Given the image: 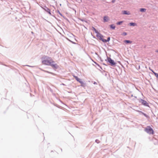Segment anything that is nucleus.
Wrapping results in <instances>:
<instances>
[{
    "instance_id": "nucleus-1",
    "label": "nucleus",
    "mask_w": 158,
    "mask_h": 158,
    "mask_svg": "<svg viewBox=\"0 0 158 158\" xmlns=\"http://www.w3.org/2000/svg\"><path fill=\"white\" fill-rule=\"evenodd\" d=\"M42 63L44 64L50 65L54 69H56L58 67L52 58L47 56L44 57V60L42 61Z\"/></svg>"
},
{
    "instance_id": "nucleus-2",
    "label": "nucleus",
    "mask_w": 158,
    "mask_h": 158,
    "mask_svg": "<svg viewBox=\"0 0 158 158\" xmlns=\"http://www.w3.org/2000/svg\"><path fill=\"white\" fill-rule=\"evenodd\" d=\"M145 131L149 134H153L154 131L152 128L150 127H147L145 128Z\"/></svg>"
},
{
    "instance_id": "nucleus-3",
    "label": "nucleus",
    "mask_w": 158,
    "mask_h": 158,
    "mask_svg": "<svg viewBox=\"0 0 158 158\" xmlns=\"http://www.w3.org/2000/svg\"><path fill=\"white\" fill-rule=\"evenodd\" d=\"M96 33L97 34L96 36L98 39L100 40H101L103 42H106L105 40L103 38V36L100 34L98 31L97 32H96Z\"/></svg>"
},
{
    "instance_id": "nucleus-4",
    "label": "nucleus",
    "mask_w": 158,
    "mask_h": 158,
    "mask_svg": "<svg viewBox=\"0 0 158 158\" xmlns=\"http://www.w3.org/2000/svg\"><path fill=\"white\" fill-rule=\"evenodd\" d=\"M74 77L76 79V80L79 82L81 84V86H82L84 84L83 82L78 77H77L73 75Z\"/></svg>"
},
{
    "instance_id": "nucleus-5",
    "label": "nucleus",
    "mask_w": 158,
    "mask_h": 158,
    "mask_svg": "<svg viewBox=\"0 0 158 158\" xmlns=\"http://www.w3.org/2000/svg\"><path fill=\"white\" fill-rule=\"evenodd\" d=\"M107 60L112 65H115L116 64V63L114 62V61L110 58H108Z\"/></svg>"
},
{
    "instance_id": "nucleus-6",
    "label": "nucleus",
    "mask_w": 158,
    "mask_h": 158,
    "mask_svg": "<svg viewBox=\"0 0 158 158\" xmlns=\"http://www.w3.org/2000/svg\"><path fill=\"white\" fill-rule=\"evenodd\" d=\"M143 105L145 106H147L148 105V103L147 102L141 99L140 101Z\"/></svg>"
},
{
    "instance_id": "nucleus-7",
    "label": "nucleus",
    "mask_w": 158,
    "mask_h": 158,
    "mask_svg": "<svg viewBox=\"0 0 158 158\" xmlns=\"http://www.w3.org/2000/svg\"><path fill=\"white\" fill-rule=\"evenodd\" d=\"M109 20V18L107 16H105L104 18V22H107Z\"/></svg>"
},
{
    "instance_id": "nucleus-8",
    "label": "nucleus",
    "mask_w": 158,
    "mask_h": 158,
    "mask_svg": "<svg viewBox=\"0 0 158 158\" xmlns=\"http://www.w3.org/2000/svg\"><path fill=\"white\" fill-rule=\"evenodd\" d=\"M123 14H125V15H129L130 14V13L129 12H127V11L125 10L123 11Z\"/></svg>"
},
{
    "instance_id": "nucleus-9",
    "label": "nucleus",
    "mask_w": 158,
    "mask_h": 158,
    "mask_svg": "<svg viewBox=\"0 0 158 158\" xmlns=\"http://www.w3.org/2000/svg\"><path fill=\"white\" fill-rule=\"evenodd\" d=\"M124 42L126 43H132V41L130 40H125L124 41Z\"/></svg>"
},
{
    "instance_id": "nucleus-10",
    "label": "nucleus",
    "mask_w": 158,
    "mask_h": 158,
    "mask_svg": "<svg viewBox=\"0 0 158 158\" xmlns=\"http://www.w3.org/2000/svg\"><path fill=\"white\" fill-rule=\"evenodd\" d=\"M152 72L153 73L155 76L157 77L158 80V73H157L154 72H153V71H152Z\"/></svg>"
},
{
    "instance_id": "nucleus-11",
    "label": "nucleus",
    "mask_w": 158,
    "mask_h": 158,
    "mask_svg": "<svg viewBox=\"0 0 158 158\" xmlns=\"http://www.w3.org/2000/svg\"><path fill=\"white\" fill-rule=\"evenodd\" d=\"M130 24L131 26H135L136 25V24L134 23H130Z\"/></svg>"
},
{
    "instance_id": "nucleus-12",
    "label": "nucleus",
    "mask_w": 158,
    "mask_h": 158,
    "mask_svg": "<svg viewBox=\"0 0 158 158\" xmlns=\"http://www.w3.org/2000/svg\"><path fill=\"white\" fill-rule=\"evenodd\" d=\"M146 9L145 8H141L140 9V11L141 12H145Z\"/></svg>"
},
{
    "instance_id": "nucleus-13",
    "label": "nucleus",
    "mask_w": 158,
    "mask_h": 158,
    "mask_svg": "<svg viewBox=\"0 0 158 158\" xmlns=\"http://www.w3.org/2000/svg\"><path fill=\"white\" fill-rule=\"evenodd\" d=\"M110 27L111 28H112L113 29H114L115 28V26L114 25H113V24L111 25H110Z\"/></svg>"
},
{
    "instance_id": "nucleus-14",
    "label": "nucleus",
    "mask_w": 158,
    "mask_h": 158,
    "mask_svg": "<svg viewBox=\"0 0 158 158\" xmlns=\"http://www.w3.org/2000/svg\"><path fill=\"white\" fill-rule=\"evenodd\" d=\"M92 29L93 31H94L96 33V32H98V31H97L96 29L94 28V27H92Z\"/></svg>"
},
{
    "instance_id": "nucleus-15",
    "label": "nucleus",
    "mask_w": 158,
    "mask_h": 158,
    "mask_svg": "<svg viewBox=\"0 0 158 158\" xmlns=\"http://www.w3.org/2000/svg\"><path fill=\"white\" fill-rule=\"evenodd\" d=\"M123 23V21L119 22L117 23V24L119 25Z\"/></svg>"
},
{
    "instance_id": "nucleus-16",
    "label": "nucleus",
    "mask_w": 158,
    "mask_h": 158,
    "mask_svg": "<svg viewBox=\"0 0 158 158\" xmlns=\"http://www.w3.org/2000/svg\"><path fill=\"white\" fill-rule=\"evenodd\" d=\"M45 72H47V73H50L51 74H52L53 75H55V74H54V73H52L50 72H48V71H45Z\"/></svg>"
},
{
    "instance_id": "nucleus-17",
    "label": "nucleus",
    "mask_w": 158,
    "mask_h": 158,
    "mask_svg": "<svg viewBox=\"0 0 158 158\" xmlns=\"http://www.w3.org/2000/svg\"><path fill=\"white\" fill-rule=\"evenodd\" d=\"M110 37H108V38H107V40H105L106 41V42H108L109 41H110Z\"/></svg>"
},
{
    "instance_id": "nucleus-18",
    "label": "nucleus",
    "mask_w": 158,
    "mask_h": 158,
    "mask_svg": "<svg viewBox=\"0 0 158 158\" xmlns=\"http://www.w3.org/2000/svg\"><path fill=\"white\" fill-rule=\"evenodd\" d=\"M123 35H127V34L126 32H123Z\"/></svg>"
},
{
    "instance_id": "nucleus-19",
    "label": "nucleus",
    "mask_w": 158,
    "mask_h": 158,
    "mask_svg": "<svg viewBox=\"0 0 158 158\" xmlns=\"http://www.w3.org/2000/svg\"><path fill=\"white\" fill-rule=\"evenodd\" d=\"M115 1V0H113L112 1V2L113 3Z\"/></svg>"
},
{
    "instance_id": "nucleus-20",
    "label": "nucleus",
    "mask_w": 158,
    "mask_h": 158,
    "mask_svg": "<svg viewBox=\"0 0 158 158\" xmlns=\"http://www.w3.org/2000/svg\"><path fill=\"white\" fill-rule=\"evenodd\" d=\"M71 41L72 43H73V44H75V43H74V42H72V41Z\"/></svg>"
},
{
    "instance_id": "nucleus-21",
    "label": "nucleus",
    "mask_w": 158,
    "mask_h": 158,
    "mask_svg": "<svg viewBox=\"0 0 158 158\" xmlns=\"http://www.w3.org/2000/svg\"><path fill=\"white\" fill-rule=\"evenodd\" d=\"M94 84H97V83L95 82H94Z\"/></svg>"
},
{
    "instance_id": "nucleus-22",
    "label": "nucleus",
    "mask_w": 158,
    "mask_h": 158,
    "mask_svg": "<svg viewBox=\"0 0 158 158\" xmlns=\"http://www.w3.org/2000/svg\"><path fill=\"white\" fill-rule=\"evenodd\" d=\"M156 52H158V50L156 51Z\"/></svg>"
}]
</instances>
